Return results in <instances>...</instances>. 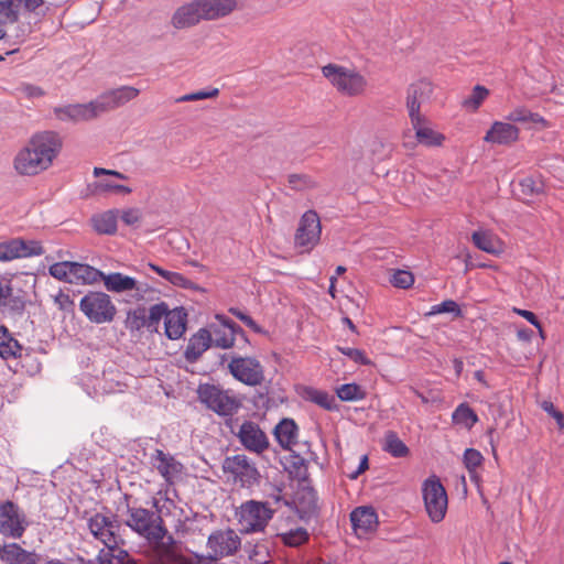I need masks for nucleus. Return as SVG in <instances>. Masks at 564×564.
<instances>
[{
	"label": "nucleus",
	"instance_id": "1",
	"mask_svg": "<svg viewBox=\"0 0 564 564\" xmlns=\"http://www.w3.org/2000/svg\"><path fill=\"white\" fill-rule=\"evenodd\" d=\"M62 147V139L57 133L53 131L35 133L15 154L13 167L19 175H39L53 165Z\"/></svg>",
	"mask_w": 564,
	"mask_h": 564
},
{
	"label": "nucleus",
	"instance_id": "2",
	"mask_svg": "<svg viewBox=\"0 0 564 564\" xmlns=\"http://www.w3.org/2000/svg\"><path fill=\"white\" fill-rule=\"evenodd\" d=\"M87 525L93 536L106 546L97 555L98 564H137L126 550L119 547L124 540L119 534L120 525L116 520L95 513L88 519Z\"/></svg>",
	"mask_w": 564,
	"mask_h": 564
},
{
	"label": "nucleus",
	"instance_id": "3",
	"mask_svg": "<svg viewBox=\"0 0 564 564\" xmlns=\"http://www.w3.org/2000/svg\"><path fill=\"white\" fill-rule=\"evenodd\" d=\"M322 74L343 96L359 97L368 90V79L356 67L329 63L322 67Z\"/></svg>",
	"mask_w": 564,
	"mask_h": 564
},
{
	"label": "nucleus",
	"instance_id": "4",
	"mask_svg": "<svg viewBox=\"0 0 564 564\" xmlns=\"http://www.w3.org/2000/svg\"><path fill=\"white\" fill-rule=\"evenodd\" d=\"M123 499L127 506L123 523L128 528L149 542H159L165 538L167 530L159 514L143 507L130 506L128 496Z\"/></svg>",
	"mask_w": 564,
	"mask_h": 564
},
{
	"label": "nucleus",
	"instance_id": "5",
	"mask_svg": "<svg viewBox=\"0 0 564 564\" xmlns=\"http://www.w3.org/2000/svg\"><path fill=\"white\" fill-rule=\"evenodd\" d=\"M421 491L429 519L433 523L442 522L447 512L448 497L441 479L431 475L422 482Z\"/></svg>",
	"mask_w": 564,
	"mask_h": 564
},
{
	"label": "nucleus",
	"instance_id": "6",
	"mask_svg": "<svg viewBox=\"0 0 564 564\" xmlns=\"http://www.w3.org/2000/svg\"><path fill=\"white\" fill-rule=\"evenodd\" d=\"M198 400L209 410L219 415H231L241 406V401L228 390L203 383L197 389Z\"/></svg>",
	"mask_w": 564,
	"mask_h": 564
},
{
	"label": "nucleus",
	"instance_id": "7",
	"mask_svg": "<svg viewBox=\"0 0 564 564\" xmlns=\"http://www.w3.org/2000/svg\"><path fill=\"white\" fill-rule=\"evenodd\" d=\"M83 314L95 324L111 323L117 308L111 297L104 292L90 291L79 302Z\"/></svg>",
	"mask_w": 564,
	"mask_h": 564
},
{
	"label": "nucleus",
	"instance_id": "8",
	"mask_svg": "<svg viewBox=\"0 0 564 564\" xmlns=\"http://www.w3.org/2000/svg\"><path fill=\"white\" fill-rule=\"evenodd\" d=\"M223 470L228 480L242 488H250L259 481L260 474L256 465L242 454L226 457Z\"/></svg>",
	"mask_w": 564,
	"mask_h": 564
},
{
	"label": "nucleus",
	"instance_id": "9",
	"mask_svg": "<svg viewBox=\"0 0 564 564\" xmlns=\"http://www.w3.org/2000/svg\"><path fill=\"white\" fill-rule=\"evenodd\" d=\"M274 510L267 502L249 500L240 506L238 521L246 533L261 532L272 519Z\"/></svg>",
	"mask_w": 564,
	"mask_h": 564
},
{
	"label": "nucleus",
	"instance_id": "10",
	"mask_svg": "<svg viewBox=\"0 0 564 564\" xmlns=\"http://www.w3.org/2000/svg\"><path fill=\"white\" fill-rule=\"evenodd\" d=\"M29 527L24 511L13 501L0 502V534L6 538L21 539Z\"/></svg>",
	"mask_w": 564,
	"mask_h": 564
},
{
	"label": "nucleus",
	"instance_id": "11",
	"mask_svg": "<svg viewBox=\"0 0 564 564\" xmlns=\"http://www.w3.org/2000/svg\"><path fill=\"white\" fill-rule=\"evenodd\" d=\"M101 281L104 282V285L108 292H132L130 294V302L144 301L147 294L153 292V290L147 283H139L134 278L126 275L121 272H112L109 274H105L102 272Z\"/></svg>",
	"mask_w": 564,
	"mask_h": 564
},
{
	"label": "nucleus",
	"instance_id": "12",
	"mask_svg": "<svg viewBox=\"0 0 564 564\" xmlns=\"http://www.w3.org/2000/svg\"><path fill=\"white\" fill-rule=\"evenodd\" d=\"M232 377L250 387H256L264 380L263 367L254 357L235 356L228 364Z\"/></svg>",
	"mask_w": 564,
	"mask_h": 564
},
{
	"label": "nucleus",
	"instance_id": "13",
	"mask_svg": "<svg viewBox=\"0 0 564 564\" xmlns=\"http://www.w3.org/2000/svg\"><path fill=\"white\" fill-rule=\"evenodd\" d=\"M321 220L316 212L307 210L300 220L299 228L295 234V246L304 248L306 251L312 250L321 239Z\"/></svg>",
	"mask_w": 564,
	"mask_h": 564
},
{
	"label": "nucleus",
	"instance_id": "14",
	"mask_svg": "<svg viewBox=\"0 0 564 564\" xmlns=\"http://www.w3.org/2000/svg\"><path fill=\"white\" fill-rule=\"evenodd\" d=\"M207 547L214 558H223L238 551L240 538L231 529L218 530L208 536Z\"/></svg>",
	"mask_w": 564,
	"mask_h": 564
},
{
	"label": "nucleus",
	"instance_id": "15",
	"mask_svg": "<svg viewBox=\"0 0 564 564\" xmlns=\"http://www.w3.org/2000/svg\"><path fill=\"white\" fill-rule=\"evenodd\" d=\"M236 435L241 445L249 452L261 454L269 448V438L262 429L252 421H245Z\"/></svg>",
	"mask_w": 564,
	"mask_h": 564
},
{
	"label": "nucleus",
	"instance_id": "16",
	"mask_svg": "<svg viewBox=\"0 0 564 564\" xmlns=\"http://www.w3.org/2000/svg\"><path fill=\"white\" fill-rule=\"evenodd\" d=\"M433 90V84L424 78L409 86L405 101L409 118L422 115L421 106L430 100Z\"/></svg>",
	"mask_w": 564,
	"mask_h": 564
},
{
	"label": "nucleus",
	"instance_id": "17",
	"mask_svg": "<svg viewBox=\"0 0 564 564\" xmlns=\"http://www.w3.org/2000/svg\"><path fill=\"white\" fill-rule=\"evenodd\" d=\"M519 134L516 124L497 120L491 123L482 140L491 145L509 147L519 140Z\"/></svg>",
	"mask_w": 564,
	"mask_h": 564
},
{
	"label": "nucleus",
	"instance_id": "18",
	"mask_svg": "<svg viewBox=\"0 0 564 564\" xmlns=\"http://www.w3.org/2000/svg\"><path fill=\"white\" fill-rule=\"evenodd\" d=\"M140 94L138 88L122 86L100 95L96 100L99 113L116 109L134 99Z\"/></svg>",
	"mask_w": 564,
	"mask_h": 564
},
{
	"label": "nucleus",
	"instance_id": "19",
	"mask_svg": "<svg viewBox=\"0 0 564 564\" xmlns=\"http://www.w3.org/2000/svg\"><path fill=\"white\" fill-rule=\"evenodd\" d=\"M410 122L415 132L417 143L427 148L443 145L445 135L434 130L424 115L411 117Z\"/></svg>",
	"mask_w": 564,
	"mask_h": 564
},
{
	"label": "nucleus",
	"instance_id": "20",
	"mask_svg": "<svg viewBox=\"0 0 564 564\" xmlns=\"http://www.w3.org/2000/svg\"><path fill=\"white\" fill-rule=\"evenodd\" d=\"M54 111L59 120L73 122L93 120L100 115L96 100L87 104L67 105L56 108Z\"/></svg>",
	"mask_w": 564,
	"mask_h": 564
},
{
	"label": "nucleus",
	"instance_id": "21",
	"mask_svg": "<svg viewBox=\"0 0 564 564\" xmlns=\"http://www.w3.org/2000/svg\"><path fill=\"white\" fill-rule=\"evenodd\" d=\"M44 4V0H0V24L15 23L19 20L20 6L33 12Z\"/></svg>",
	"mask_w": 564,
	"mask_h": 564
},
{
	"label": "nucleus",
	"instance_id": "22",
	"mask_svg": "<svg viewBox=\"0 0 564 564\" xmlns=\"http://www.w3.org/2000/svg\"><path fill=\"white\" fill-rule=\"evenodd\" d=\"M350 521L356 534L361 536L376 530L378 517L371 507H359L350 513Z\"/></svg>",
	"mask_w": 564,
	"mask_h": 564
},
{
	"label": "nucleus",
	"instance_id": "23",
	"mask_svg": "<svg viewBox=\"0 0 564 564\" xmlns=\"http://www.w3.org/2000/svg\"><path fill=\"white\" fill-rule=\"evenodd\" d=\"M203 20L198 0H194L180 7L172 17V25L175 29H186Z\"/></svg>",
	"mask_w": 564,
	"mask_h": 564
},
{
	"label": "nucleus",
	"instance_id": "24",
	"mask_svg": "<svg viewBox=\"0 0 564 564\" xmlns=\"http://www.w3.org/2000/svg\"><path fill=\"white\" fill-rule=\"evenodd\" d=\"M203 20H217L230 14L237 7L236 0H198Z\"/></svg>",
	"mask_w": 564,
	"mask_h": 564
},
{
	"label": "nucleus",
	"instance_id": "25",
	"mask_svg": "<svg viewBox=\"0 0 564 564\" xmlns=\"http://www.w3.org/2000/svg\"><path fill=\"white\" fill-rule=\"evenodd\" d=\"M155 467L160 475L170 484L181 476L183 466L173 456L156 449L154 454Z\"/></svg>",
	"mask_w": 564,
	"mask_h": 564
},
{
	"label": "nucleus",
	"instance_id": "26",
	"mask_svg": "<svg viewBox=\"0 0 564 564\" xmlns=\"http://www.w3.org/2000/svg\"><path fill=\"white\" fill-rule=\"evenodd\" d=\"M166 543L163 540L153 542V558L155 564H189L188 560L182 554L177 553L172 538Z\"/></svg>",
	"mask_w": 564,
	"mask_h": 564
},
{
	"label": "nucleus",
	"instance_id": "27",
	"mask_svg": "<svg viewBox=\"0 0 564 564\" xmlns=\"http://www.w3.org/2000/svg\"><path fill=\"white\" fill-rule=\"evenodd\" d=\"M0 557L6 564H36V554L24 550L18 543L1 546Z\"/></svg>",
	"mask_w": 564,
	"mask_h": 564
},
{
	"label": "nucleus",
	"instance_id": "28",
	"mask_svg": "<svg viewBox=\"0 0 564 564\" xmlns=\"http://www.w3.org/2000/svg\"><path fill=\"white\" fill-rule=\"evenodd\" d=\"M212 346V333L206 328H200L194 334L185 349V358L188 361L197 360Z\"/></svg>",
	"mask_w": 564,
	"mask_h": 564
},
{
	"label": "nucleus",
	"instance_id": "29",
	"mask_svg": "<svg viewBox=\"0 0 564 564\" xmlns=\"http://www.w3.org/2000/svg\"><path fill=\"white\" fill-rule=\"evenodd\" d=\"M187 315L183 308H175L167 312L164 319L165 335L170 339H178L186 330Z\"/></svg>",
	"mask_w": 564,
	"mask_h": 564
},
{
	"label": "nucleus",
	"instance_id": "30",
	"mask_svg": "<svg viewBox=\"0 0 564 564\" xmlns=\"http://www.w3.org/2000/svg\"><path fill=\"white\" fill-rule=\"evenodd\" d=\"M531 138L546 143L554 142L555 126L540 115L531 112Z\"/></svg>",
	"mask_w": 564,
	"mask_h": 564
},
{
	"label": "nucleus",
	"instance_id": "31",
	"mask_svg": "<svg viewBox=\"0 0 564 564\" xmlns=\"http://www.w3.org/2000/svg\"><path fill=\"white\" fill-rule=\"evenodd\" d=\"M278 443L284 449H292L297 443L299 429L291 419H283L274 430Z\"/></svg>",
	"mask_w": 564,
	"mask_h": 564
},
{
	"label": "nucleus",
	"instance_id": "32",
	"mask_svg": "<svg viewBox=\"0 0 564 564\" xmlns=\"http://www.w3.org/2000/svg\"><path fill=\"white\" fill-rule=\"evenodd\" d=\"M70 283L96 284L101 281L102 272L89 264L72 261Z\"/></svg>",
	"mask_w": 564,
	"mask_h": 564
},
{
	"label": "nucleus",
	"instance_id": "33",
	"mask_svg": "<svg viewBox=\"0 0 564 564\" xmlns=\"http://www.w3.org/2000/svg\"><path fill=\"white\" fill-rule=\"evenodd\" d=\"M23 347L11 335L9 329L0 326V357L3 359L19 358L22 355Z\"/></svg>",
	"mask_w": 564,
	"mask_h": 564
},
{
	"label": "nucleus",
	"instance_id": "34",
	"mask_svg": "<svg viewBox=\"0 0 564 564\" xmlns=\"http://www.w3.org/2000/svg\"><path fill=\"white\" fill-rule=\"evenodd\" d=\"M471 240L478 249L488 253H497L501 249L499 239L489 231H474Z\"/></svg>",
	"mask_w": 564,
	"mask_h": 564
},
{
	"label": "nucleus",
	"instance_id": "35",
	"mask_svg": "<svg viewBox=\"0 0 564 564\" xmlns=\"http://www.w3.org/2000/svg\"><path fill=\"white\" fill-rule=\"evenodd\" d=\"M382 448L397 458L406 457L410 453L409 447L394 431L386 432Z\"/></svg>",
	"mask_w": 564,
	"mask_h": 564
},
{
	"label": "nucleus",
	"instance_id": "36",
	"mask_svg": "<svg viewBox=\"0 0 564 564\" xmlns=\"http://www.w3.org/2000/svg\"><path fill=\"white\" fill-rule=\"evenodd\" d=\"M19 259L40 257L45 253L43 242L37 239H24L17 237Z\"/></svg>",
	"mask_w": 564,
	"mask_h": 564
},
{
	"label": "nucleus",
	"instance_id": "37",
	"mask_svg": "<svg viewBox=\"0 0 564 564\" xmlns=\"http://www.w3.org/2000/svg\"><path fill=\"white\" fill-rule=\"evenodd\" d=\"M117 212L108 210L93 217L94 229L99 234L111 235L117 230Z\"/></svg>",
	"mask_w": 564,
	"mask_h": 564
},
{
	"label": "nucleus",
	"instance_id": "38",
	"mask_svg": "<svg viewBox=\"0 0 564 564\" xmlns=\"http://www.w3.org/2000/svg\"><path fill=\"white\" fill-rule=\"evenodd\" d=\"M303 397L325 410H335L337 408L335 398L326 391L315 388H305Z\"/></svg>",
	"mask_w": 564,
	"mask_h": 564
},
{
	"label": "nucleus",
	"instance_id": "39",
	"mask_svg": "<svg viewBox=\"0 0 564 564\" xmlns=\"http://www.w3.org/2000/svg\"><path fill=\"white\" fill-rule=\"evenodd\" d=\"M150 269L162 276L164 280L169 281L171 284L184 289H195L194 282L189 279L185 278L182 273L165 270L156 264L150 263Z\"/></svg>",
	"mask_w": 564,
	"mask_h": 564
},
{
	"label": "nucleus",
	"instance_id": "40",
	"mask_svg": "<svg viewBox=\"0 0 564 564\" xmlns=\"http://www.w3.org/2000/svg\"><path fill=\"white\" fill-rule=\"evenodd\" d=\"M278 538L283 544L291 547H297L308 541L310 534L306 529L297 527L285 532H280Z\"/></svg>",
	"mask_w": 564,
	"mask_h": 564
},
{
	"label": "nucleus",
	"instance_id": "41",
	"mask_svg": "<svg viewBox=\"0 0 564 564\" xmlns=\"http://www.w3.org/2000/svg\"><path fill=\"white\" fill-rule=\"evenodd\" d=\"M488 96L489 89H487L485 86L476 85L473 88L471 94L463 100L462 106L465 109L475 112L479 109Z\"/></svg>",
	"mask_w": 564,
	"mask_h": 564
},
{
	"label": "nucleus",
	"instance_id": "42",
	"mask_svg": "<svg viewBox=\"0 0 564 564\" xmlns=\"http://www.w3.org/2000/svg\"><path fill=\"white\" fill-rule=\"evenodd\" d=\"M455 423L462 424L468 429L473 427L478 421L475 411L466 403L459 404L452 414Z\"/></svg>",
	"mask_w": 564,
	"mask_h": 564
},
{
	"label": "nucleus",
	"instance_id": "43",
	"mask_svg": "<svg viewBox=\"0 0 564 564\" xmlns=\"http://www.w3.org/2000/svg\"><path fill=\"white\" fill-rule=\"evenodd\" d=\"M336 394L341 401L352 402L366 398V391L357 383H345L336 389Z\"/></svg>",
	"mask_w": 564,
	"mask_h": 564
},
{
	"label": "nucleus",
	"instance_id": "44",
	"mask_svg": "<svg viewBox=\"0 0 564 564\" xmlns=\"http://www.w3.org/2000/svg\"><path fill=\"white\" fill-rule=\"evenodd\" d=\"M289 186L296 192L314 189L318 186L317 181L308 174H290L288 176Z\"/></svg>",
	"mask_w": 564,
	"mask_h": 564
},
{
	"label": "nucleus",
	"instance_id": "45",
	"mask_svg": "<svg viewBox=\"0 0 564 564\" xmlns=\"http://www.w3.org/2000/svg\"><path fill=\"white\" fill-rule=\"evenodd\" d=\"M124 326L131 333L139 332L144 327L147 328L145 308L137 307L128 311Z\"/></svg>",
	"mask_w": 564,
	"mask_h": 564
},
{
	"label": "nucleus",
	"instance_id": "46",
	"mask_svg": "<svg viewBox=\"0 0 564 564\" xmlns=\"http://www.w3.org/2000/svg\"><path fill=\"white\" fill-rule=\"evenodd\" d=\"M169 307L165 303H159L150 307L149 314L145 313L147 328L150 332H156L162 318L165 319Z\"/></svg>",
	"mask_w": 564,
	"mask_h": 564
},
{
	"label": "nucleus",
	"instance_id": "47",
	"mask_svg": "<svg viewBox=\"0 0 564 564\" xmlns=\"http://www.w3.org/2000/svg\"><path fill=\"white\" fill-rule=\"evenodd\" d=\"M212 345L221 349H229L235 345V333L218 327H212Z\"/></svg>",
	"mask_w": 564,
	"mask_h": 564
},
{
	"label": "nucleus",
	"instance_id": "48",
	"mask_svg": "<svg viewBox=\"0 0 564 564\" xmlns=\"http://www.w3.org/2000/svg\"><path fill=\"white\" fill-rule=\"evenodd\" d=\"M484 457L479 451L474 448H467L463 455V462L469 476L473 480L477 481V468L482 464Z\"/></svg>",
	"mask_w": 564,
	"mask_h": 564
},
{
	"label": "nucleus",
	"instance_id": "49",
	"mask_svg": "<svg viewBox=\"0 0 564 564\" xmlns=\"http://www.w3.org/2000/svg\"><path fill=\"white\" fill-rule=\"evenodd\" d=\"M72 270V261H62L56 262L50 265L48 272L50 274L59 280L70 283V273Z\"/></svg>",
	"mask_w": 564,
	"mask_h": 564
},
{
	"label": "nucleus",
	"instance_id": "50",
	"mask_svg": "<svg viewBox=\"0 0 564 564\" xmlns=\"http://www.w3.org/2000/svg\"><path fill=\"white\" fill-rule=\"evenodd\" d=\"M19 259L17 238L0 242V261L9 262Z\"/></svg>",
	"mask_w": 564,
	"mask_h": 564
},
{
	"label": "nucleus",
	"instance_id": "51",
	"mask_svg": "<svg viewBox=\"0 0 564 564\" xmlns=\"http://www.w3.org/2000/svg\"><path fill=\"white\" fill-rule=\"evenodd\" d=\"M96 191L99 193H119L128 195L132 192V189L126 185L116 184L108 180H100L95 185Z\"/></svg>",
	"mask_w": 564,
	"mask_h": 564
},
{
	"label": "nucleus",
	"instance_id": "52",
	"mask_svg": "<svg viewBox=\"0 0 564 564\" xmlns=\"http://www.w3.org/2000/svg\"><path fill=\"white\" fill-rule=\"evenodd\" d=\"M391 283L395 288L408 289L413 285L414 276L410 271L397 270L392 274Z\"/></svg>",
	"mask_w": 564,
	"mask_h": 564
},
{
	"label": "nucleus",
	"instance_id": "53",
	"mask_svg": "<svg viewBox=\"0 0 564 564\" xmlns=\"http://www.w3.org/2000/svg\"><path fill=\"white\" fill-rule=\"evenodd\" d=\"M53 301L58 310L65 313L74 312L75 303L68 292L59 290L55 295H53Z\"/></svg>",
	"mask_w": 564,
	"mask_h": 564
},
{
	"label": "nucleus",
	"instance_id": "54",
	"mask_svg": "<svg viewBox=\"0 0 564 564\" xmlns=\"http://www.w3.org/2000/svg\"><path fill=\"white\" fill-rule=\"evenodd\" d=\"M219 95L218 88H212L209 90H200L191 94L183 95L176 99L177 102L197 101L203 99L216 98Z\"/></svg>",
	"mask_w": 564,
	"mask_h": 564
},
{
	"label": "nucleus",
	"instance_id": "55",
	"mask_svg": "<svg viewBox=\"0 0 564 564\" xmlns=\"http://www.w3.org/2000/svg\"><path fill=\"white\" fill-rule=\"evenodd\" d=\"M338 349L343 355L347 356L356 364L365 366H369L372 364V361L366 356L365 351L360 349L350 347H338Z\"/></svg>",
	"mask_w": 564,
	"mask_h": 564
},
{
	"label": "nucleus",
	"instance_id": "56",
	"mask_svg": "<svg viewBox=\"0 0 564 564\" xmlns=\"http://www.w3.org/2000/svg\"><path fill=\"white\" fill-rule=\"evenodd\" d=\"M541 408L555 420L560 430H564V414L554 406L553 402L542 401Z\"/></svg>",
	"mask_w": 564,
	"mask_h": 564
},
{
	"label": "nucleus",
	"instance_id": "57",
	"mask_svg": "<svg viewBox=\"0 0 564 564\" xmlns=\"http://www.w3.org/2000/svg\"><path fill=\"white\" fill-rule=\"evenodd\" d=\"M141 217H142V214H141L140 209H138V208L124 209L121 212V215H120L121 220L128 226L137 225L138 223H140Z\"/></svg>",
	"mask_w": 564,
	"mask_h": 564
},
{
	"label": "nucleus",
	"instance_id": "58",
	"mask_svg": "<svg viewBox=\"0 0 564 564\" xmlns=\"http://www.w3.org/2000/svg\"><path fill=\"white\" fill-rule=\"evenodd\" d=\"M12 296V286L9 281L0 279V308L7 306Z\"/></svg>",
	"mask_w": 564,
	"mask_h": 564
},
{
	"label": "nucleus",
	"instance_id": "59",
	"mask_svg": "<svg viewBox=\"0 0 564 564\" xmlns=\"http://www.w3.org/2000/svg\"><path fill=\"white\" fill-rule=\"evenodd\" d=\"M528 119H529V111L525 108L514 109L507 116V120H508L507 122H510L512 124H514L517 122H524Z\"/></svg>",
	"mask_w": 564,
	"mask_h": 564
},
{
	"label": "nucleus",
	"instance_id": "60",
	"mask_svg": "<svg viewBox=\"0 0 564 564\" xmlns=\"http://www.w3.org/2000/svg\"><path fill=\"white\" fill-rule=\"evenodd\" d=\"M437 307H438V312L442 313H455V314H460V308L458 306V304L453 301V300H446V301H443L442 303L437 304Z\"/></svg>",
	"mask_w": 564,
	"mask_h": 564
},
{
	"label": "nucleus",
	"instance_id": "61",
	"mask_svg": "<svg viewBox=\"0 0 564 564\" xmlns=\"http://www.w3.org/2000/svg\"><path fill=\"white\" fill-rule=\"evenodd\" d=\"M216 318L224 326L223 329L232 330V333H235V334L243 335V330L235 322H232L228 317L223 316V315H216Z\"/></svg>",
	"mask_w": 564,
	"mask_h": 564
},
{
	"label": "nucleus",
	"instance_id": "62",
	"mask_svg": "<svg viewBox=\"0 0 564 564\" xmlns=\"http://www.w3.org/2000/svg\"><path fill=\"white\" fill-rule=\"evenodd\" d=\"M94 175L95 176L109 175V176H113L119 180H128V176L121 172H118L115 170H107V169H102V167H95Z\"/></svg>",
	"mask_w": 564,
	"mask_h": 564
},
{
	"label": "nucleus",
	"instance_id": "63",
	"mask_svg": "<svg viewBox=\"0 0 564 564\" xmlns=\"http://www.w3.org/2000/svg\"><path fill=\"white\" fill-rule=\"evenodd\" d=\"M368 456L364 455L360 459L358 469L349 475L351 479H356L359 475L365 473L368 469Z\"/></svg>",
	"mask_w": 564,
	"mask_h": 564
},
{
	"label": "nucleus",
	"instance_id": "64",
	"mask_svg": "<svg viewBox=\"0 0 564 564\" xmlns=\"http://www.w3.org/2000/svg\"><path fill=\"white\" fill-rule=\"evenodd\" d=\"M531 325L538 329L541 340H544L545 335H544L542 325H541L540 321L538 319L536 315H534L532 312H531Z\"/></svg>",
	"mask_w": 564,
	"mask_h": 564
}]
</instances>
